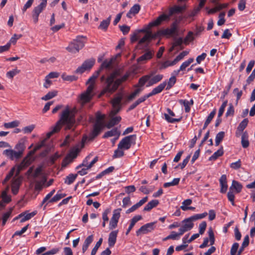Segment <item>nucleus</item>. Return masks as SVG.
I'll return each mask as SVG.
<instances>
[{
	"instance_id": "nucleus-48",
	"label": "nucleus",
	"mask_w": 255,
	"mask_h": 255,
	"mask_svg": "<svg viewBox=\"0 0 255 255\" xmlns=\"http://www.w3.org/2000/svg\"><path fill=\"white\" fill-rule=\"evenodd\" d=\"M121 210L122 209L121 208L114 210L113 211V216L111 218V219L117 222H119V220L121 216Z\"/></svg>"
},
{
	"instance_id": "nucleus-49",
	"label": "nucleus",
	"mask_w": 255,
	"mask_h": 255,
	"mask_svg": "<svg viewBox=\"0 0 255 255\" xmlns=\"http://www.w3.org/2000/svg\"><path fill=\"white\" fill-rule=\"evenodd\" d=\"M65 194H61L57 193L55 195H54L49 201V203H53L56 202L59 200H60L61 199L63 198L65 196Z\"/></svg>"
},
{
	"instance_id": "nucleus-56",
	"label": "nucleus",
	"mask_w": 255,
	"mask_h": 255,
	"mask_svg": "<svg viewBox=\"0 0 255 255\" xmlns=\"http://www.w3.org/2000/svg\"><path fill=\"white\" fill-rule=\"evenodd\" d=\"M113 61V59L112 58L110 60H105L102 64L101 68L100 69H102L104 68H109L112 64Z\"/></svg>"
},
{
	"instance_id": "nucleus-42",
	"label": "nucleus",
	"mask_w": 255,
	"mask_h": 255,
	"mask_svg": "<svg viewBox=\"0 0 255 255\" xmlns=\"http://www.w3.org/2000/svg\"><path fill=\"white\" fill-rule=\"evenodd\" d=\"M101 72V69H99L96 72H94V73L91 76L87 82H86V84H88L89 83H93L94 84L95 81L96 79L98 78L99 76L100 73Z\"/></svg>"
},
{
	"instance_id": "nucleus-53",
	"label": "nucleus",
	"mask_w": 255,
	"mask_h": 255,
	"mask_svg": "<svg viewBox=\"0 0 255 255\" xmlns=\"http://www.w3.org/2000/svg\"><path fill=\"white\" fill-rule=\"evenodd\" d=\"M208 235H209V242H210V245L212 246L215 243V237L214 234L213 230L211 228H210L208 231Z\"/></svg>"
},
{
	"instance_id": "nucleus-3",
	"label": "nucleus",
	"mask_w": 255,
	"mask_h": 255,
	"mask_svg": "<svg viewBox=\"0 0 255 255\" xmlns=\"http://www.w3.org/2000/svg\"><path fill=\"white\" fill-rule=\"evenodd\" d=\"M184 9V7L183 6L175 5L170 8L168 14L164 13L159 15L155 20L150 22L149 25L150 27L159 25L163 21L168 20L173 14L180 13Z\"/></svg>"
},
{
	"instance_id": "nucleus-23",
	"label": "nucleus",
	"mask_w": 255,
	"mask_h": 255,
	"mask_svg": "<svg viewBox=\"0 0 255 255\" xmlns=\"http://www.w3.org/2000/svg\"><path fill=\"white\" fill-rule=\"evenodd\" d=\"M142 219V217L141 215H136L134 216L130 220V223L129 226L126 232V235H128L130 231L131 230L132 228L134 227L136 222Z\"/></svg>"
},
{
	"instance_id": "nucleus-44",
	"label": "nucleus",
	"mask_w": 255,
	"mask_h": 255,
	"mask_svg": "<svg viewBox=\"0 0 255 255\" xmlns=\"http://www.w3.org/2000/svg\"><path fill=\"white\" fill-rule=\"evenodd\" d=\"M179 103L181 105H183L185 107V111L186 113H188L190 111V102L187 100H179Z\"/></svg>"
},
{
	"instance_id": "nucleus-62",
	"label": "nucleus",
	"mask_w": 255,
	"mask_h": 255,
	"mask_svg": "<svg viewBox=\"0 0 255 255\" xmlns=\"http://www.w3.org/2000/svg\"><path fill=\"white\" fill-rule=\"evenodd\" d=\"M104 118V115H101L100 113H97L96 114V120L95 124H99L100 125H104V122L103 121Z\"/></svg>"
},
{
	"instance_id": "nucleus-61",
	"label": "nucleus",
	"mask_w": 255,
	"mask_h": 255,
	"mask_svg": "<svg viewBox=\"0 0 255 255\" xmlns=\"http://www.w3.org/2000/svg\"><path fill=\"white\" fill-rule=\"evenodd\" d=\"M206 227L207 223L205 221H203L202 223H201L199 225V234L202 235L204 233Z\"/></svg>"
},
{
	"instance_id": "nucleus-16",
	"label": "nucleus",
	"mask_w": 255,
	"mask_h": 255,
	"mask_svg": "<svg viewBox=\"0 0 255 255\" xmlns=\"http://www.w3.org/2000/svg\"><path fill=\"white\" fill-rule=\"evenodd\" d=\"M166 86V82L164 81L160 83L157 87L153 88L151 92L149 93L150 97L160 93Z\"/></svg>"
},
{
	"instance_id": "nucleus-57",
	"label": "nucleus",
	"mask_w": 255,
	"mask_h": 255,
	"mask_svg": "<svg viewBox=\"0 0 255 255\" xmlns=\"http://www.w3.org/2000/svg\"><path fill=\"white\" fill-rule=\"evenodd\" d=\"M239 247V244L238 243H235L233 244L230 251L231 255H237V253Z\"/></svg>"
},
{
	"instance_id": "nucleus-47",
	"label": "nucleus",
	"mask_w": 255,
	"mask_h": 255,
	"mask_svg": "<svg viewBox=\"0 0 255 255\" xmlns=\"http://www.w3.org/2000/svg\"><path fill=\"white\" fill-rule=\"evenodd\" d=\"M19 125V121H14L11 122L4 123V127L6 128H10L17 127Z\"/></svg>"
},
{
	"instance_id": "nucleus-11",
	"label": "nucleus",
	"mask_w": 255,
	"mask_h": 255,
	"mask_svg": "<svg viewBox=\"0 0 255 255\" xmlns=\"http://www.w3.org/2000/svg\"><path fill=\"white\" fill-rule=\"evenodd\" d=\"M17 151L11 149H5L3 151V154L11 160L18 159L22 156Z\"/></svg>"
},
{
	"instance_id": "nucleus-64",
	"label": "nucleus",
	"mask_w": 255,
	"mask_h": 255,
	"mask_svg": "<svg viewBox=\"0 0 255 255\" xmlns=\"http://www.w3.org/2000/svg\"><path fill=\"white\" fill-rule=\"evenodd\" d=\"M119 27L124 35L127 34L130 30V27L126 25H120Z\"/></svg>"
},
{
	"instance_id": "nucleus-6",
	"label": "nucleus",
	"mask_w": 255,
	"mask_h": 255,
	"mask_svg": "<svg viewBox=\"0 0 255 255\" xmlns=\"http://www.w3.org/2000/svg\"><path fill=\"white\" fill-rule=\"evenodd\" d=\"M83 36H77L66 47V49L73 53L78 52L80 49L84 46L85 42L83 40Z\"/></svg>"
},
{
	"instance_id": "nucleus-13",
	"label": "nucleus",
	"mask_w": 255,
	"mask_h": 255,
	"mask_svg": "<svg viewBox=\"0 0 255 255\" xmlns=\"http://www.w3.org/2000/svg\"><path fill=\"white\" fill-rule=\"evenodd\" d=\"M21 183L20 178H14L11 183V192L13 195H16L19 189V187Z\"/></svg>"
},
{
	"instance_id": "nucleus-17",
	"label": "nucleus",
	"mask_w": 255,
	"mask_h": 255,
	"mask_svg": "<svg viewBox=\"0 0 255 255\" xmlns=\"http://www.w3.org/2000/svg\"><path fill=\"white\" fill-rule=\"evenodd\" d=\"M123 98V94L122 93H118L111 101L113 108L121 107V103Z\"/></svg>"
},
{
	"instance_id": "nucleus-10",
	"label": "nucleus",
	"mask_w": 255,
	"mask_h": 255,
	"mask_svg": "<svg viewBox=\"0 0 255 255\" xmlns=\"http://www.w3.org/2000/svg\"><path fill=\"white\" fill-rule=\"evenodd\" d=\"M177 30V23L176 21L173 22L170 26V28H167L160 30L158 33L159 34L164 36H171L174 34Z\"/></svg>"
},
{
	"instance_id": "nucleus-21",
	"label": "nucleus",
	"mask_w": 255,
	"mask_h": 255,
	"mask_svg": "<svg viewBox=\"0 0 255 255\" xmlns=\"http://www.w3.org/2000/svg\"><path fill=\"white\" fill-rule=\"evenodd\" d=\"M120 135V132L118 130L117 128H114L111 130L106 132L103 135V137L108 138L113 136H117L115 139H118Z\"/></svg>"
},
{
	"instance_id": "nucleus-35",
	"label": "nucleus",
	"mask_w": 255,
	"mask_h": 255,
	"mask_svg": "<svg viewBox=\"0 0 255 255\" xmlns=\"http://www.w3.org/2000/svg\"><path fill=\"white\" fill-rule=\"evenodd\" d=\"M58 92L56 90H53L49 92L46 95L41 98V100L44 101H47L56 97L57 95Z\"/></svg>"
},
{
	"instance_id": "nucleus-12",
	"label": "nucleus",
	"mask_w": 255,
	"mask_h": 255,
	"mask_svg": "<svg viewBox=\"0 0 255 255\" xmlns=\"http://www.w3.org/2000/svg\"><path fill=\"white\" fill-rule=\"evenodd\" d=\"M167 113H165L164 116L166 121L169 123H175L176 122H179L182 119V117H180L179 118H172L171 117H174L175 116V113L170 109H167Z\"/></svg>"
},
{
	"instance_id": "nucleus-38",
	"label": "nucleus",
	"mask_w": 255,
	"mask_h": 255,
	"mask_svg": "<svg viewBox=\"0 0 255 255\" xmlns=\"http://www.w3.org/2000/svg\"><path fill=\"white\" fill-rule=\"evenodd\" d=\"M176 78L175 76H172L169 79L168 82H166V90H170L176 83Z\"/></svg>"
},
{
	"instance_id": "nucleus-22",
	"label": "nucleus",
	"mask_w": 255,
	"mask_h": 255,
	"mask_svg": "<svg viewBox=\"0 0 255 255\" xmlns=\"http://www.w3.org/2000/svg\"><path fill=\"white\" fill-rule=\"evenodd\" d=\"M122 118L120 116L112 117L109 122L107 123L106 127L108 128H110L115 125H118L121 121Z\"/></svg>"
},
{
	"instance_id": "nucleus-59",
	"label": "nucleus",
	"mask_w": 255,
	"mask_h": 255,
	"mask_svg": "<svg viewBox=\"0 0 255 255\" xmlns=\"http://www.w3.org/2000/svg\"><path fill=\"white\" fill-rule=\"evenodd\" d=\"M91 158V156H87L84 159V160L83 161L82 163L79 165L77 167V169H78L79 168H81L82 167H87L88 166L89 163V160H90Z\"/></svg>"
},
{
	"instance_id": "nucleus-18",
	"label": "nucleus",
	"mask_w": 255,
	"mask_h": 255,
	"mask_svg": "<svg viewBox=\"0 0 255 255\" xmlns=\"http://www.w3.org/2000/svg\"><path fill=\"white\" fill-rule=\"evenodd\" d=\"M118 231L111 232L109 236L108 244L109 247H113L116 243Z\"/></svg>"
},
{
	"instance_id": "nucleus-30",
	"label": "nucleus",
	"mask_w": 255,
	"mask_h": 255,
	"mask_svg": "<svg viewBox=\"0 0 255 255\" xmlns=\"http://www.w3.org/2000/svg\"><path fill=\"white\" fill-rule=\"evenodd\" d=\"M159 204L157 200H152L148 202L144 207L143 211H149L154 207H156Z\"/></svg>"
},
{
	"instance_id": "nucleus-58",
	"label": "nucleus",
	"mask_w": 255,
	"mask_h": 255,
	"mask_svg": "<svg viewBox=\"0 0 255 255\" xmlns=\"http://www.w3.org/2000/svg\"><path fill=\"white\" fill-rule=\"evenodd\" d=\"M227 104H228L227 100L225 101L222 103L221 106L220 107V108L219 110V112H218V117H221L223 115V114L225 111V109L226 107V106H227Z\"/></svg>"
},
{
	"instance_id": "nucleus-19",
	"label": "nucleus",
	"mask_w": 255,
	"mask_h": 255,
	"mask_svg": "<svg viewBox=\"0 0 255 255\" xmlns=\"http://www.w3.org/2000/svg\"><path fill=\"white\" fill-rule=\"evenodd\" d=\"M249 123V120L248 119H244L239 124L237 128V130L236 131V136H239L242 133V132L244 131L245 128L248 126V124Z\"/></svg>"
},
{
	"instance_id": "nucleus-7",
	"label": "nucleus",
	"mask_w": 255,
	"mask_h": 255,
	"mask_svg": "<svg viewBox=\"0 0 255 255\" xmlns=\"http://www.w3.org/2000/svg\"><path fill=\"white\" fill-rule=\"evenodd\" d=\"M136 134H132L124 137L119 143V148L124 150L129 149L132 145L135 144Z\"/></svg>"
},
{
	"instance_id": "nucleus-55",
	"label": "nucleus",
	"mask_w": 255,
	"mask_h": 255,
	"mask_svg": "<svg viewBox=\"0 0 255 255\" xmlns=\"http://www.w3.org/2000/svg\"><path fill=\"white\" fill-rule=\"evenodd\" d=\"M20 70H18L17 69H14L6 73V77L8 78L12 79L14 76L18 74Z\"/></svg>"
},
{
	"instance_id": "nucleus-54",
	"label": "nucleus",
	"mask_w": 255,
	"mask_h": 255,
	"mask_svg": "<svg viewBox=\"0 0 255 255\" xmlns=\"http://www.w3.org/2000/svg\"><path fill=\"white\" fill-rule=\"evenodd\" d=\"M194 40L193 33L192 31H189L187 35L184 39V43L187 44L189 42H191Z\"/></svg>"
},
{
	"instance_id": "nucleus-27",
	"label": "nucleus",
	"mask_w": 255,
	"mask_h": 255,
	"mask_svg": "<svg viewBox=\"0 0 255 255\" xmlns=\"http://www.w3.org/2000/svg\"><path fill=\"white\" fill-rule=\"evenodd\" d=\"M37 213L36 211H33L31 213H28L27 212H22L21 214H23L22 217L20 219V222L23 223L30 219L31 218L34 217Z\"/></svg>"
},
{
	"instance_id": "nucleus-29",
	"label": "nucleus",
	"mask_w": 255,
	"mask_h": 255,
	"mask_svg": "<svg viewBox=\"0 0 255 255\" xmlns=\"http://www.w3.org/2000/svg\"><path fill=\"white\" fill-rule=\"evenodd\" d=\"M241 144L243 148H247L249 146L248 134L247 131L243 132L242 134Z\"/></svg>"
},
{
	"instance_id": "nucleus-26",
	"label": "nucleus",
	"mask_w": 255,
	"mask_h": 255,
	"mask_svg": "<svg viewBox=\"0 0 255 255\" xmlns=\"http://www.w3.org/2000/svg\"><path fill=\"white\" fill-rule=\"evenodd\" d=\"M156 37L155 35H153L150 31L147 32L145 35L140 39L138 42V45H140L147 41H149L151 39L155 38Z\"/></svg>"
},
{
	"instance_id": "nucleus-39",
	"label": "nucleus",
	"mask_w": 255,
	"mask_h": 255,
	"mask_svg": "<svg viewBox=\"0 0 255 255\" xmlns=\"http://www.w3.org/2000/svg\"><path fill=\"white\" fill-rule=\"evenodd\" d=\"M176 64V63L174 60H173L172 61H170L167 60L164 62L161 63L159 68L160 70L164 69L169 66H173V65H175Z\"/></svg>"
},
{
	"instance_id": "nucleus-28",
	"label": "nucleus",
	"mask_w": 255,
	"mask_h": 255,
	"mask_svg": "<svg viewBox=\"0 0 255 255\" xmlns=\"http://www.w3.org/2000/svg\"><path fill=\"white\" fill-rule=\"evenodd\" d=\"M13 208L11 207L9 208L8 210L6 212L4 213L2 216V226H4L6 224V221L8 219V218L11 215L12 212L13 211Z\"/></svg>"
},
{
	"instance_id": "nucleus-1",
	"label": "nucleus",
	"mask_w": 255,
	"mask_h": 255,
	"mask_svg": "<svg viewBox=\"0 0 255 255\" xmlns=\"http://www.w3.org/2000/svg\"><path fill=\"white\" fill-rule=\"evenodd\" d=\"M116 75V72H113L106 78L103 89L98 95L99 98L105 94L110 96L118 89L120 82L115 80Z\"/></svg>"
},
{
	"instance_id": "nucleus-4",
	"label": "nucleus",
	"mask_w": 255,
	"mask_h": 255,
	"mask_svg": "<svg viewBox=\"0 0 255 255\" xmlns=\"http://www.w3.org/2000/svg\"><path fill=\"white\" fill-rule=\"evenodd\" d=\"M163 77V76L162 74H157L153 76V73H150L140 78L138 80V84L135 85V87L139 86L142 87L146 82H147V84L146 87H150L160 82L162 79Z\"/></svg>"
},
{
	"instance_id": "nucleus-52",
	"label": "nucleus",
	"mask_w": 255,
	"mask_h": 255,
	"mask_svg": "<svg viewBox=\"0 0 255 255\" xmlns=\"http://www.w3.org/2000/svg\"><path fill=\"white\" fill-rule=\"evenodd\" d=\"M1 198L2 201L5 203H8L11 201V196L7 195L6 190L2 191L1 194Z\"/></svg>"
},
{
	"instance_id": "nucleus-63",
	"label": "nucleus",
	"mask_w": 255,
	"mask_h": 255,
	"mask_svg": "<svg viewBox=\"0 0 255 255\" xmlns=\"http://www.w3.org/2000/svg\"><path fill=\"white\" fill-rule=\"evenodd\" d=\"M111 212L110 208H107L104 210L102 214V219L103 221L108 222L109 221L108 214Z\"/></svg>"
},
{
	"instance_id": "nucleus-15",
	"label": "nucleus",
	"mask_w": 255,
	"mask_h": 255,
	"mask_svg": "<svg viewBox=\"0 0 255 255\" xmlns=\"http://www.w3.org/2000/svg\"><path fill=\"white\" fill-rule=\"evenodd\" d=\"M166 86V82L164 81L160 83L157 87L153 88L151 92L149 93L150 97L160 93Z\"/></svg>"
},
{
	"instance_id": "nucleus-9",
	"label": "nucleus",
	"mask_w": 255,
	"mask_h": 255,
	"mask_svg": "<svg viewBox=\"0 0 255 255\" xmlns=\"http://www.w3.org/2000/svg\"><path fill=\"white\" fill-rule=\"evenodd\" d=\"M192 222L190 217L182 221L183 225L179 229V231H180V234H183L193 228L194 224Z\"/></svg>"
},
{
	"instance_id": "nucleus-32",
	"label": "nucleus",
	"mask_w": 255,
	"mask_h": 255,
	"mask_svg": "<svg viewBox=\"0 0 255 255\" xmlns=\"http://www.w3.org/2000/svg\"><path fill=\"white\" fill-rule=\"evenodd\" d=\"M224 153L223 148L221 146L217 151L209 157V160H215Z\"/></svg>"
},
{
	"instance_id": "nucleus-24",
	"label": "nucleus",
	"mask_w": 255,
	"mask_h": 255,
	"mask_svg": "<svg viewBox=\"0 0 255 255\" xmlns=\"http://www.w3.org/2000/svg\"><path fill=\"white\" fill-rule=\"evenodd\" d=\"M46 5L47 2L41 1L40 4L34 8L32 13L39 15L40 13L45 9Z\"/></svg>"
},
{
	"instance_id": "nucleus-31",
	"label": "nucleus",
	"mask_w": 255,
	"mask_h": 255,
	"mask_svg": "<svg viewBox=\"0 0 255 255\" xmlns=\"http://www.w3.org/2000/svg\"><path fill=\"white\" fill-rule=\"evenodd\" d=\"M94 96V95H89L84 92L80 96V100L83 103H87L92 100Z\"/></svg>"
},
{
	"instance_id": "nucleus-5",
	"label": "nucleus",
	"mask_w": 255,
	"mask_h": 255,
	"mask_svg": "<svg viewBox=\"0 0 255 255\" xmlns=\"http://www.w3.org/2000/svg\"><path fill=\"white\" fill-rule=\"evenodd\" d=\"M104 128V125L99 124H94L93 129L89 133V135H84L81 141V147H83L87 141H92L96 138L101 132Z\"/></svg>"
},
{
	"instance_id": "nucleus-20",
	"label": "nucleus",
	"mask_w": 255,
	"mask_h": 255,
	"mask_svg": "<svg viewBox=\"0 0 255 255\" xmlns=\"http://www.w3.org/2000/svg\"><path fill=\"white\" fill-rule=\"evenodd\" d=\"M140 6L138 4H135L132 6L128 12L127 13V16L128 18H131L132 16L138 13L140 10Z\"/></svg>"
},
{
	"instance_id": "nucleus-25",
	"label": "nucleus",
	"mask_w": 255,
	"mask_h": 255,
	"mask_svg": "<svg viewBox=\"0 0 255 255\" xmlns=\"http://www.w3.org/2000/svg\"><path fill=\"white\" fill-rule=\"evenodd\" d=\"M111 15H110L106 19L103 20L99 25L98 28L106 31L111 22Z\"/></svg>"
},
{
	"instance_id": "nucleus-41",
	"label": "nucleus",
	"mask_w": 255,
	"mask_h": 255,
	"mask_svg": "<svg viewBox=\"0 0 255 255\" xmlns=\"http://www.w3.org/2000/svg\"><path fill=\"white\" fill-rule=\"evenodd\" d=\"M225 136V132L224 131H220L218 132L215 138V145L218 146L220 143L222 141Z\"/></svg>"
},
{
	"instance_id": "nucleus-43",
	"label": "nucleus",
	"mask_w": 255,
	"mask_h": 255,
	"mask_svg": "<svg viewBox=\"0 0 255 255\" xmlns=\"http://www.w3.org/2000/svg\"><path fill=\"white\" fill-rule=\"evenodd\" d=\"M124 149L119 148V145H118V148L115 150L114 153L113 155V158H120L124 155Z\"/></svg>"
},
{
	"instance_id": "nucleus-33",
	"label": "nucleus",
	"mask_w": 255,
	"mask_h": 255,
	"mask_svg": "<svg viewBox=\"0 0 255 255\" xmlns=\"http://www.w3.org/2000/svg\"><path fill=\"white\" fill-rule=\"evenodd\" d=\"M55 192V190L53 189L51 191H50L46 196L43 199L42 202H41V206L44 205L45 203L48 202L44 206V209H45L46 205L48 204L49 202V201L52 198L51 197L53 196V195L54 194Z\"/></svg>"
},
{
	"instance_id": "nucleus-34",
	"label": "nucleus",
	"mask_w": 255,
	"mask_h": 255,
	"mask_svg": "<svg viewBox=\"0 0 255 255\" xmlns=\"http://www.w3.org/2000/svg\"><path fill=\"white\" fill-rule=\"evenodd\" d=\"M95 60L94 59H90L85 61L82 64L86 70H88L92 68L94 66Z\"/></svg>"
},
{
	"instance_id": "nucleus-50",
	"label": "nucleus",
	"mask_w": 255,
	"mask_h": 255,
	"mask_svg": "<svg viewBox=\"0 0 255 255\" xmlns=\"http://www.w3.org/2000/svg\"><path fill=\"white\" fill-rule=\"evenodd\" d=\"M194 61V58H190L184 62L180 67V70H184Z\"/></svg>"
},
{
	"instance_id": "nucleus-40",
	"label": "nucleus",
	"mask_w": 255,
	"mask_h": 255,
	"mask_svg": "<svg viewBox=\"0 0 255 255\" xmlns=\"http://www.w3.org/2000/svg\"><path fill=\"white\" fill-rule=\"evenodd\" d=\"M77 177V174H70L66 177L65 183L68 185H70L74 182Z\"/></svg>"
},
{
	"instance_id": "nucleus-36",
	"label": "nucleus",
	"mask_w": 255,
	"mask_h": 255,
	"mask_svg": "<svg viewBox=\"0 0 255 255\" xmlns=\"http://www.w3.org/2000/svg\"><path fill=\"white\" fill-rule=\"evenodd\" d=\"M152 55L153 53L152 51H148L138 58V61L141 62L142 61L150 59L152 58Z\"/></svg>"
},
{
	"instance_id": "nucleus-45",
	"label": "nucleus",
	"mask_w": 255,
	"mask_h": 255,
	"mask_svg": "<svg viewBox=\"0 0 255 255\" xmlns=\"http://www.w3.org/2000/svg\"><path fill=\"white\" fill-rule=\"evenodd\" d=\"M25 148V146L24 145V143L23 142H19L16 144L14 147V149H16L18 152L20 153V154L22 156L23 154V152Z\"/></svg>"
},
{
	"instance_id": "nucleus-60",
	"label": "nucleus",
	"mask_w": 255,
	"mask_h": 255,
	"mask_svg": "<svg viewBox=\"0 0 255 255\" xmlns=\"http://www.w3.org/2000/svg\"><path fill=\"white\" fill-rule=\"evenodd\" d=\"M189 53L188 51H184L181 52L174 59L177 63L178 61L182 60L185 56H186Z\"/></svg>"
},
{
	"instance_id": "nucleus-46",
	"label": "nucleus",
	"mask_w": 255,
	"mask_h": 255,
	"mask_svg": "<svg viewBox=\"0 0 255 255\" xmlns=\"http://www.w3.org/2000/svg\"><path fill=\"white\" fill-rule=\"evenodd\" d=\"M142 90V89L140 88H137L135 89L133 92H132L131 94H130L129 96L127 97V100L128 101L132 100L133 99L135 98V97L137 95H138L141 92Z\"/></svg>"
},
{
	"instance_id": "nucleus-37",
	"label": "nucleus",
	"mask_w": 255,
	"mask_h": 255,
	"mask_svg": "<svg viewBox=\"0 0 255 255\" xmlns=\"http://www.w3.org/2000/svg\"><path fill=\"white\" fill-rule=\"evenodd\" d=\"M233 188L235 189L237 193H239L242 190V186L239 182L233 180L232 186L230 187V190H232Z\"/></svg>"
},
{
	"instance_id": "nucleus-51",
	"label": "nucleus",
	"mask_w": 255,
	"mask_h": 255,
	"mask_svg": "<svg viewBox=\"0 0 255 255\" xmlns=\"http://www.w3.org/2000/svg\"><path fill=\"white\" fill-rule=\"evenodd\" d=\"M207 214H208L207 212H204L202 214H195L192 216L190 217V218L191 219L192 221H194L205 218L207 215Z\"/></svg>"
},
{
	"instance_id": "nucleus-14",
	"label": "nucleus",
	"mask_w": 255,
	"mask_h": 255,
	"mask_svg": "<svg viewBox=\"0 0 255 255\" xmlns=\"http://www.w3.org/2000/svg\"><path fill=\"white\" fill-rule=\"evenodd\" d=\"M219 182L221 186L220 192L222 193H226L228 187L226 175L225 174L222 175L219 179Z\"/></svg>"
},
{
	"instance_id": "nucleus-8",
	"label": "nucleus",
	"mask_w": 255,
	"mask_h": 255,
	"mask_svg": "<svg viewBox=\"0 0 255 255\" xmlns=\"http://www.w3.org/2000/svg\"><path fill=\"white\" fill-rule=\"evenodd\" d=\"M155 224V222H151L142 226L137 231H136V236H139L141 234H146L149 232H151L154 229Z\"/></svg>"
},
{
	"instance_id": "nucleus-2",
	"label": "nucleus",
	"mask_w": 255,
	"mask_h": 255,
	"mask_svg": "<svg viewBox=\"0 0 255 255\" xmlns=\"http://www.w3.org/2000/svg\"><path fill=\"white\" fill-rule=\"evenodd\" d=\"M75 123V115L70 110L69 106H67L62 112L60 115L59 120L56 125L60 128L62 125L66 126L67 129H71Z\"/></svg>"
}]
</instances>
